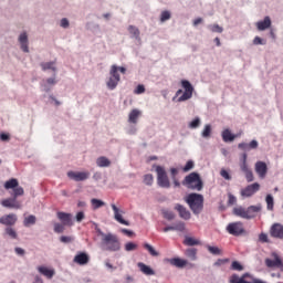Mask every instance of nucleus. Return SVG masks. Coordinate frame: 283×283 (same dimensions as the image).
<instances>
[{
  "mask_svg": "<svg viewBox=\"0 0 283 283\" xmlns=\"http://www.w3.org/2000/svg\"><path fill=\"white\" fill-rule=\"evenodd\" d=\"M76 222H83V220H85V212L80 211L76 213L75 216Z\"/></svg>",
  "mask_w": 283,
  "mask_h": 283,
  "instance_id": "obj_55",
  "label": "nucleus"
},
{
  "mask_svg": "<svg viewBox=\"0 0 283 283\" xmlns=\"http://www.w3.org/2000/svg\"><path fill=\"white\" fill-rule=\"evenodd\" d=\"M245 174V179L248 182H253L254 180V177H253V171L252 170H249L248 172H244Z\"/></svg>",
  "mask_w": 283,
  "mask_h": 283,
  "instance_id": "obj_57",
  "label": "nucleus"
},
{
  "mask_svg": "<svg viewBox=\"0 0 283 283\" xmlns=\"http://www.w3.org/2000/svg\"><path fill=\"white\" fill-rule=\"evenodd\" d=\"M220 175L222 176V178H224V180H231V175L229 174V171L222 169L220 171Z\"/></svg>",
  "mask_w": 283,
  "mask_h": 283,
  "instance_id": "obj_59",
  "label": "nucleus"
},
{
  "mask_svg": "<svg viewBox=\"0 0 283 283\" xmlns=\"http://www.w3.org/2000/svg\"><path fill=\"white\" fill-rule=\"evenodd\" d=\"M185 254L187 255V258H190V260H196V255H198V249L189 248L186 250Z\"/></svg>",
  "mask_w": 283,
  "mask_h": 283,
  "instance_id": "obj_37",
  "label": "nucleus"
},
{
  "mask_svg": "<svg viewBox=\"0 0 283 283\" xmlns=\"http://www.w3.org/2000/svg\"><path fill=\"white\" fill-rule=\"evenodd\" d=\"M207 249L212 255H222V250H220L218 247L207 245Z\"/></svg>",
  "mask_w": 283,
  "mask_h": 283,
  "instance_id": "obj_43",
  "label": "nucleus"
},
{
  "mask_svg": "<svg viewBox=\"0 0 283 283\" xmlns=\"http://www.w3.org/2000/svg\"><path fill=\"white\" fill-rule=\"evenodd\" d=\"M96 165L97 167H109L112 161L107 157L101 156L96 159Z\"/></svg>",
  "mask_w": 283,
  "mask_h": 283,
  "instance_id": "obj_33",
  "label": "nucleus"
},
{
  "mask_svg": "<svg viewBox=\"0 0 283 283\" xmlns=\"http://www.w3.org/2000/svg\"><path fill=\"white\" fill-rule=\"evenodd\" d=\"M53 231H54V233H63L64 231H65V224H63V223H59V222H55L54 224H53Z\"/></svg>",
  "mask_w": 283,
  "mask_h": 283,
  "instance_id": "obj_45",
  "label": "nucleus"
},
{
  "mask_svg": "<svg viewBox=\"0 0 283 283\" xmlns=\"http://www.w3.org/2000/svg\"><path fill=\"white\" fill-rule=\"evenodd\" d=\"M57 218L60 219V221L62 222V224L66 226V227H72V224H74L72 222V213H67V212H57Z\"/></svg>",
  "mask_w": 283,
  "mask_h": 283,
  "instance_id": "obj_19",
  "label": "nucleus"
},
{
  "mask_svg": "<svg viewBox=\"0 0 283 283\" xmlns=\"http://www.w3.org/2000/svg\"><path fill=\"white\" fill-rule=\"evenodd\" d=\"M144 185H146L147 187H151V185H154V175H144Z\"/></svg>",
  "mask_w": 283,
  "mask_h": 283,
  "instance_id": "obj_44",
  "label": "nucleus"
},
{
  "mask_svg": "<svg viewBox=\"0 0 283 283\" xmlns=\"http://www.w3.org/2000/svg\"><path fill=\"white\" fill-rule=\"evenodd\" d=\"M265 202H266L268 211H273V208L275 207V201L273 199V195H266Z\"/></svg>",
  "mask_w": 283,
  "mask_h": 283,
  "instance_id": "obj_34",
  "label": "nucleus"
},
{
  "mask_svg": "<svg viewBox=\"0 0 283 283\" xmlns=\"http://www.w3.org/2000/svg\"><path fill=\"white\" fill-rule=\"evenodd\" d=\"M60 242H62L63 244H70V242H74V238L62 235L60 238Z\"/></svg>",
  "mask_w": 283,
  "mask_h": 283,
  "instance_id": "obj_53",
  "label": "nucleus"
},
{
  "mask_svg": "<svg viewBox=\"0 0 283 283\" xmlns=\"http://www.w3.org/2000/svg\"><path fill=\"white\" fill-rule=\"evenodd\" d=\"M169 231H185V222L179 221L175 226H167L164 228V233H167Z\"/></svg>",
  "mask_w": 283,
  "mask_h": 283,
  "instance_id": "obj_24",
  "label": "nucleus"
},
{
  "mask_svg": "<svg viewBox=\"0 0 283 283\" xmlns=\"http://www.w3.org/2000/svg\"><path fill=\"white\" fill-rule=\"evenodd\" d=\"M223 143H233L235 138H238V135L231 134V130L229 128L224 129L221 134Z\"/></svg>",
  "mask_w": 283,
  "mask_h": 283,
  "instance_id": "obj_26",
  "label": "nucleus"
},
{
  "mask_svg": "<svg viewBox=\"0 0 283 283\" xmlns=\"http://www.w3.org/2000/svg\"><path fill=\"white\" fill-rule=\"evenodd\" d=\"M18 42L20 43V50L28 54L30 52V41L28 40V32L23 31L22 33H20Z\"/></svg>",
  "mask_w": 283,
  "mask_h": 283,
  "instance_id": "obj_11",
  "label": "nucleus"
},
{
  "mask_svg": "<svg viewBox=\"0 0 283 283\" xmlns=\"http://www.w3.org/2000/svg\"><path fill=\"white\" fill-rule=\"evenodd\" d=\"M91 203H92L94 211H96V209H101V207H105V201H103L101 199H92Z\"/></svg>",
  "mask_w": 283,
  "mask_h": 283,
  "instance_id": "obj_39",
  "label": "nucleus"
},
{
  "mask_svg": "<svg viewBox=\"0 0 283 283\" xmlns=\"http://www.w3.org/2000/svg\"><path fill=\"white\" fill-rule=\"evenodd\" d=\"M136 249H138V244L134 243V242H127L125 244V251H136Z\"/></svg>",
  "mask_w": 283,
  "mask_h": 283,
  "instance_id": "obj_50",
  "label": "nucleus"
},
{
  "mask_svg": "<svg viewBox=\"0 0 283 283\" xmlns=\"http://www.w3.org/2000/svg\"><path fill=\"white\" fill-rule=\"evenodd\" d=\"M232 213L238 218H243V220H247V218L249 217L247 214V209H244L242 206L233 208Z\"/></svg>",
  "mask_w": 283,
  "mask_h": 283,
  "instance_id": "obj_30",
  "label": "nucleus"
},
{
  "mask_svg": "<svg viewBox=\"0 0 283 283\" xmlns=\"http://www.w3.org/2000/svg\"><path fill=\"white\" fill-rule=\"evenodd\" d=\"M272 238H277L279 240H283V226L281 223H274L270 230Z\"/></svg>",
  "mask_w": 283,
  "mask_h": 283,
  "instance_id": "obj_16",
  "label": "nucleus"
},
{
  "mask_svg": "<svg viewBox=\"0 0 283 283\" xmlns=\"http://www.w3.org/2000/svg\"><path fill=\"white\" fill-rule=\"evenodd\" d=\"M253 45H266V40H263L260 36H255L253 40Z\"/></svg>",
  "mask_w": 283,
  "mask_h": 283,
  "instance_id": "obj_52",
  "label": "nucleus"
},
{
  "mask_svg": "<svg viewBox=\"0 0 283 283\" xmlns=\"http://www.w3.org/2000/svg\"><path fill=\"white\" fill-rule=\"evenodd\" d=\"M230 260L229 259H218L213 266H222V264H229Z\"/></svg>",
  "mask_w": 283,
  "mask_h": 283,
  "instance_id": "obj_54",
  "label": "nucleus"
},
{
  "mask_svg": "<svg viewBox=\"0 0 283 283\" xmlns=\"http://www.w3.org/2000/svg\"><path fill=\"white\" fill-rule=\"evenodd\" d=\"M73 261L75 262V264H80V266H85V264H88L90 262V255H87V253L85 252H78Z\"/></svg>",
  "mask_w": 283,
  "mask_h": 283,
  "instance_id": "obj_18",
  "label": "nucleus"
},
{
  "mask_svg": "<svg viewBox=\"0 0 283 283\" xmlns=\"http://www.w3.org/2000/svg\"><path fill=\"white\" fill-rule=\"evenodd\" d=\"M153 169H155L157 174V185L161 187V189H169L171 187V182L169 181V176H167V170L165 167L153 165Z\"/></svg>",
  "mask_w": 283,
  "mask_h": 283,
  "instance_id": "obj_5",
  "label": "nucleus"
},
{
  "mask_svg": "<svg viewBox=\"0 0 283 283\" xmlns=\"http://www.w3.org/2000/svg\"><path fill=\"white\" fill-rule=\"evenodd\" d=\"M19 218L14 213L4 214L0 218V224L4 227H14Z\"/></svg>",
  "mask_w": 283,
  "mask_h": 283,
  "instance_id": "obj_12",
  "label": "nucleus"
},
{
  "mask_svg": "<svg viewBox=\"0 0 283 283\" xmlns=\"http://www.w3.org/2000/svg\"><path fill=\"white\" fill-rule=\"evenodd\" d=\"M95 231H96L97 235H101L102 240H105V237L107 234H105V232H103V230H101V228H98V224H95Z\"/></svg>",
  "mask_w": 283,
  "mask_h": 283,
  "instance_id": "obj_58",
  "label": "nucleus"
},
{
  "mask_svg": "<svg viewBox=\"0 0 283 283\" xmlns=\"http://www.w3.org/2000/svg\"><path fill=\"white\" fill-rule=\"evenodd\" d=\"M228 207H233V205L238 202V198H235V196H233L232 193H228Z\"/></svg>",
  "mask_w": 283,
  "mask_h": 283,
  "instance_id": "obj_51",
  "label": "nucleus"
},
{
  "mask_svg": "<svg viewBox=\"0 0 283 283\" xmlns=\"http://www.w3.org/2000/svg\"><path fill=\"white\" fill-rule=\"evenodd\" d=\"M181 87L185 90L181 96L178 97L177 103H185L193 96V85L188 80H181Z\"/></svg>",
  "mask_w": 283,
  "mask_h": 283,
  "instance_id": "obj_7",
  "label": "nucleus"
},
{
  "mask_svg": "<svg viewBox=\"0 0 283 283\" xmlns=\"http://www.w3.org/2000/svg\"><path fill=\"white\" fill-rule=\"evenodd\" d=\"M240 169H241V171H243V174L251 171V169L249 168V165H247V163H241Z\"/></svg>",
  "mask_w": 283,
  "mask_h": 283,
  "instance_id": "obj_61",
  "label": "nucleus"
},
{
  "mask_svg": "<svg viewBox=\"0 0 283 283\" xmlns=\"http://www.w3.org/2000/svg\"><path fill=\"white\" fill-rule=\"evenodd\" d=\"M208 29L217 34H222L224 32V29L220 27V24H209Z\"/></svg>",
  "mask_w": 283,
  "mask_h": 283,
  "instance_id": "obj_40",
  "label": "nucleus"
},
{
  "mask_svg": "<svg viewBox=\"0 0 283 283\" xmlns=\"http://www.w3.org/2000/svg\"><path fill=\"white\" fill-rule=\"evenodd\" d=\"M0 140H2V143H8V140H10V135L6 133H1Z\"/></svg>",
  "mask_w": 283,
  "mask_h": 283,
  "instance_id": "obj_62",
  "label": "nucleus"
},
{
  "mask_svg": "<svg viewBox=\"0 0 283 283\" xmlns=\"http://www.w3.org/2000/svg\"><path fill=\"white\" fill-rule=\"evenodd\" d=\"M231 271H244V265L239 261H233L230 266Z\"/></svg>",
  "mask_w": 283,
  "mask_h": 283,
  "instance_id": "obj_42",
  "label": "nucleus"
},
{
  "mask_svg": "<svg viewBox=\"0 0 283 283\" xmlns=\"http://www.w3.org/2000/svg\"><path fill=\"white\" fill-rule=\"evenodd\" d=\"M56 61H51V62H42L40 64V67H42V72H48V70H52L54 72L53 76H56Z\"/></svg>",
  "mask_w": 283,
  "mask_h": 283,
  "instance_id": "obj_25",
  "label": "nucleus"
},
{
  "mask_svg": "<svg viewBox=\"0 0 283 283\" xmlns=\"http://www.w3.org/2000/svg\"><path fill=\"white\" fill-rule=\"evenodd\" d=\"M181 185L187 187V189H191L192 191H202L205 187V182H202V178H200V174L198 172H190L181 181Z\"/></svg>",
  "mask_w": 283,
  "mask_h": 283,
  "instance_id": "obj_3",
  "label": "nucleus"
},
{
  "mask_svg": "<svg viewBox=\"0 0 283 283\" xmlns=\"http://www.w3.org/2000/svg\"><path fill=\"white\" fill-rule=\"evenodd\" d=\"M186 202L195 216H200L205 209V196L191 192L187 196Z\"/></svg>",
  "mask_w": 283,
  "mask_h": 283,
  "instance_id": "obj_2",
  "label": "nucleus"
},
{
  "mask_svg": "<svg viewBox=\"0 0 283 283\" xmlns=\"http://www.w3.org/2000/svg\"><path fill=\"white\" fill-rule=\"evenodd\" d=\"M169 19H171V12L169 11H163L160 14V22L165 23V21H169Z\"/></svg>",
  "mask_w": 283,
  "mask_h": 283,
  "instance_id": "obj_48",
  "label": "nucleus"
},
{
  "mask_svg": "<svg viewBox=\"0 0 283 283\" xmlns=\"http://www.w3.org/2000/svg\"><path fill=\"white\" fill-rule=\"evenodd\" d=\"M137 266L142 271V273H144V275H156L154 269L143 262L137 263Z\"/></svg>",
  "mask_w": 283,
  "mask_h": 283,
  "instance_id": "obj_27",
  "label": "nucleus"
},
{
  "mask_svg": "<svg viewBox=\"0 0 283 283\" xmlns=\"http://www.w3.org/2000/svg\"><path fill=\"white\" fill-rule=\"evenodd\" d=\"M135 94H145V85L139 84L135 90Z\"/></svg>",
  "mask_w": 283,
  "mask_h": 283,
  "instance_id": "obj_60",
  "label": "nucleus"
},
{
  "mask_svg": "<svg viewBox=\"0 0 283 283\" xmlns=\"http://www.w3.org/2000/svg\"><path fill=\"white\" fill-rule=\"evenodd\" d=\"M161 213H163L165 220L171 221V220L176 219V213H174V211H171V210L164 209V210H161Z\"/></svg>",
  "mask_w": 283,
  "mask_h": 283,
  "instance_id": "obj_36",
  "label": "nucleus"
},
{
  "mask_svg": "<svg viewBox=\"0 0 283 283\" xmlns=\"http://www.w3.org/2000/svg\"><path fill=\"white\" fill-rule=\"evenodd\" d=\"M38 271L39 273H41V275H44V277H48V280H52L54 277V270H50L46 266H38Z\"/></svg>",
  "mask_w": 283,
  "mask_h": 283,
  "instance_id": "obj_28",
  "label": "nucleus"
},
{
  "mask_svg": "<svg viewBox=\"0 0 283 283\" xmlns=\"http://www.w3.org/2000/svg\"><path fill=\"white\" fill-rule=\"evenodd\" d=\"M32 224H36V216L31 214L23 220L24 227H32Z\"/></svg>",
  "mask_w": 283,
  "mask_h": 283,
  "instance_id": "obj_35",
  "label": "nucleus"
},
{
  "mask_svg": "<svg viewBox=\"0 0 283 283\" xmlns=\"http://www.w3.org/2000/svg\"><path fill=\"white\" fill-rule=\"evenodd\" d=\"M4 189H7V191L12 189V192L11 198L1 201L2 207H6L7 209H21L22 205L17 198L24 196L25 190H23V187L19 186V180L17 178L7 180L4 182Z\"/></svg>",
  "mask_w": 283,
  "mask_h": 283,
  "instance_id": "obj_1",
  "label": "nucleus"
},
{
  "mask_svg": "<svg viewBox=\"0 0 283 283\" xmlns=\"http://www.w3.org/2000/svg\"><path fill=\"white\" fill-rule=\"evenodd\" d=\"M171 266H176L177 269H185L187 266V260L180 258H172L167 260Z\"/></svg>",
  "mask_w": 283,
  "mask_h": 283,
  "instance_id": "obj_23",
  "label": "nucleus"
},
{
  "mask_svg": "<svg viewBox=\"0 0 283 283\" xmlns=\"http://www.w3.org/2000/svg\"><path fill=\"white\" fill-rule=\"evenodd\" d=\"M190 129H198L200 127V117H196L192 122L189 123Z\"/></svg>",
  "mask_w": 283,
  "mask_h": 283,
  "instance_id": "obj_49",
  "label": "nucleus"
},
{
  "mask_svg": "<svg viewBox=\"0 0 283 283\" xmlns=\"http://www.w3.org/2000/svg\"><path fill=\"white\" fill-rule=\"evenodd\" d=\"M256 28L260 32L269 30L271 28V17L266 15L262 21L256 22Z\"/></svg>",
  "mask_w": 283,
  "mask_h": 283,
  "instance_id": "obj_22",
  "label": "nucleus"
},
{
  "mask_svg": "<svg viewBox=\"0 0 283 283\" xmlns=\"http://www.w3.org/2000/svg\"><path fill=\"white\" fill-rule=\"evenodd\" d=\"M61 28H64V30H67L70 28V20L67 18H63L60 23Z\"/></svg>",
  "mask_w": 283,
  "mask_h": 283,
  "instance_id": "obj_56",
  "label": "nucleus"
},
{
  "mask_svg": "<svg viewBox=\"0 0 283 283\" xmlns=\"http://www.w3.org/2000/svg\"><path fill=\"white\" fill-rule=\"evenodd\" d=\"M144 249H146V251H148V253H150L153 258H158L159 253L158 251H156V249H154V247H151V244L145 243Z\"/></svg>",
  "mask_w": 283,
  "mask_h": 283,
  "instance_id": "obj_41",
  "label": "nucleus"
},
{
  "mask_svg": "<svg viewBox=\"0 0 283 283\" xmlns=\"http://www.w3.org/2000/svg\"><path fill=\"white\" fill-rule=\"evenodd\" d=\"M259 144L258 140L253 139L249 144L248 143H240L238 145L239 149H242V151H251V149H258Z\"/></svg>",
  "mask_w": 283,
  "mask_h": 283,
  "instance_id": "obj_21",
  "label": "nucleus"
},
{
  "mask_svg": "<svg viewBox=\"0 0 283 283\" xmlns=\"http://www.w3.org/2000/svg\"><path fill=\"white\" fill-rule=\"evenodd\" d=\"M140 116V111L133 109L128 115V123H133V125H136L138 123V117Z\"/></svg>",
  "mask_w": 283,
  "mask_h": 283,
  "instance_id": "obj_32",
  "label": "nucleus"
},
{
  "mask_svg": "<svg viewBox=\"0 0 283 283\" xmlns=\"http://www.w3.org/2000/svg\"><path fill=\"white\" fill-rule=\"evenodd\" d=\"M175 211H178L179 217L182 218V220H191V212L187 210L185 206L177 203L175 206Z\"/></svg>",
  "mask_w": 283,
  "mask_h": 283,
  "instance_id": "obj_17",
  "label": "nucleus"
},
{
  "mask_svg": "<svg viewBox=\"0 0 283 283\" xmlns=\"http://www.w3.org/2000/svg\"><path fill=\"white\" fill-rule=\"evenodd\" d=\"M255 171L260 176V178H265L266 177V171H269V168L266 167V163L256 161Z\"/></svg>",
  "mask_w": 283,
  "mask_h": 283,
  "instance_id": "obj_20",
  "label": "nucleus"
},
{
  "mask_svg": "<svg viewBox=\"0 0 283 283\" xmlns=\"http://www.w3.org/2000/svg\"><path fill=\"white\" fill-rule=\"evenodd\" d=\"M113 211H114V218L117 222H119V224H125L126 227H129V221L123 219V216L120 213H123V210L118 209V207H116V205L112 203L111 205Z\"/></svg>",
  "mask_w": 283,
  "mask_h": 283,
  "instance_id": "obj_15",
  "label": "nucleus"
},
{
  "mask_svg": "<svg viewBox=\"0 0 283 283\" xmlns=\"http://www.w3.org/2000/svg\"><path fill=\"white\" fill-rule=\"evenodd\" d=\"M202 138H209L211 136V124H207L201 133Z\"/></svg>",
  "mask_w": 283,
  "mask_h": 283,
  "instance_id": "obj_47",
  "label": "nucleus"
},
{
  "mask_svg": "<svg viewBox=\"0 0 283 283\" xmlns=\"http://www.w3.org/2000/svg\"><path fill=\"white\" fill-rule=\"evenodd\" d=\"M44 83H46V85H56V77H49Z\"/></svg>",
  "mask_w": 283,
  "mask_h": 283,
  "instance_id": "obj_64",
  "label": "nucleus"
},
{
  "mask_svg": "<svg viewBox=\"0 0 283 283\" xmlns=\"http://www.w3.org/2000/svg\"><path fill=\"white\" fill-rule=\"evenodd\" d=\"M118 83H120V74H118V66L114 64L111 67L109 78L106 82V86L108 90L113 91L115 87H118Z\"/></svg>",
  "mask_w": 283,
  "mask_h": 283,
  "instance_id": "obj_6",
  "label": "nucleus"
},
{
  "mask_svg": "<svg viewBox=\"0 0 283 283\" xmlns=\"http://www.w3.org/2000/svg\"><path fill=\"white\" fill-rule=\"evenodd\" d=\"M3 235H7L11 240H17L19 238V233H17V230L12 227H6Z\"/></svg>",
  "mask_w": 283,
  "mask_h": 283,
  "instance_id": "obj_31",
  "label": "nucleus"
},
{
  "mask_svg": "<svg viewBox=\"0 0 283 283\" xmlns=\"http://www.w3.org/2000/svg\"><path fill=\"white\" fill-rule=\"evenodd\" d=\"M41 87H42V90H43V92H46V93H49V92H51V87H50V84H48V83H45V82H42L41 83Z\"/></svg>",
  "mask_w": 283,
  "mask_h": 283,
  "instance_id": "obj_63",
  "label": "nucleus"
},
{
  "mask_svg": "<svg viewBox=\"0 0 283 283\" xmlns=\"http://www.w3.org/2000/svg\"><path fill=\"white\" fill-rule=\"evenodd\" d=\"M259 189H260V184L258 182L251 184L241 190V196L243 198H251V196H254L255 193H258Z\"/></svg>",
  "mask_w": 283,
  "mask_h": 283,
  "instance_id": "obj_10",
  "label": "nucleus"
},
{
  "mask_svg": "<svg viewBox=\"0 0 283 283\" xmlns=\"http://www.w3.org/2000/svg\"><path fill=\"white\" fill-rule=\"evenodd\" d=\"M102 247L104 251H120V241L116 234L107 233V235L102 239Z\"/></svg>",
  "mask_w": 283,
  "mask_h": 283,
  "instance_id": "obj_4",
  "label": "nucleus"
},
{
  "mask_svg": "<svg viewBox=\"0 0 283 283\" xmlns=\"http://www.w3.org/2000/svg\"><path fill=\"white\" fill-rule=\"evenodd\" d=\"M226 230L228 231V233H230V235H234L235 238L245 233L244 224L240 221L229 223Z\"/></svg>",
  "mask_w": 283,
  "mask_h": 283,
  "instance_id": "obj_8",
  "label": "nucleus"
},
{
  "mask_svg": "<svg viewBox=\"0 0 283 283\" xmlns=\"http://www.w3.org/2000/svg\"><path fill=\"white\" fill-rule=\"evenodd\" d=\"M272 256L274 258V260L265 259V265L268 266V269H281V266H283V263L282 259H280V255L273 252Z\"/></svg>",
  "mask_w": 283,
  "mask_h": 283,
  "instance_id": "obj_13",
  "label": "nucleus"
},
{
  "mask_svg": "<svg viewBox=\"0 0 283 283\" xmlns=\"http://www.w3.org/2000/svg\"><path fill=\"white\" fill-rule=\"evenodd\" d=\"M184 244H186L187 247H198V244H200V241L191 237H187L184 241Z\"/></svg>",
  "mask_w": 283,
  "mask_h": 283,
  "instance_id": "obj_38",
  "label": "nucleus"
},
{
  "mask_svg": "<svg viewBox=\"0 0 283 283\" xmlns=\"http://www.w3.org/2000/svg\"><path fill=\"white\" fill-rule=\"evenodd\" d=\"M260 211H262V205L259 203L256 206H249L245 209V213L248 216L247 220H253V218H255Z\"/></svg>",
  "mask_w": 283,
  "mask_h": 283,
  "instance_id": "obj_14",
  "label": "nucleus"
},
{
  "mask_svg": "<svg viewBox=\"0 0 283 283\" xmlns=\"http://www.w3.org/2000/svg\"><path fill=\"white\" fill-rule=\"evenodd\" d=\"M67 177L75 182H83L90 178V171H69Z\"/></svg>",
  "mask_w": 283,
  "mask_h": 283,
  "instance_id": "obj_9",
  "label": "nucleus"
},
{
  "mask_svg": "<svg viewBox=\"0 0 283 283\" xmlns=\"http://www.w3.org/2000/svg\"><path fill=\"white\" fill-rule=\"evenodd\" d=\"M196 167V163H193V160H188L187 163H186V165L184 166V168H182V171L185 172V174H187V171H191V169H193Z\"/></svg>",
  "mask_w": 283,
  "mask_h": 283,
  "instance_id": "obj_46",
  "label": "nucleus"
},
{
  "mask_svg": "<svg viewBox=\"0 0 283 283\" xmlns=\"http://www.w3.org/2000/svg\"><path fill=\"white\" fill-rule=\"evenodd\" d=\"M128 32L130 34V39L140 41V30L136 25H128Z\"/></svg>",
  "mask_w": 283,
  "mask_h": 283,
  "instance_id": "obj_29",
  "label": "nucleus"
}]
</instances>
